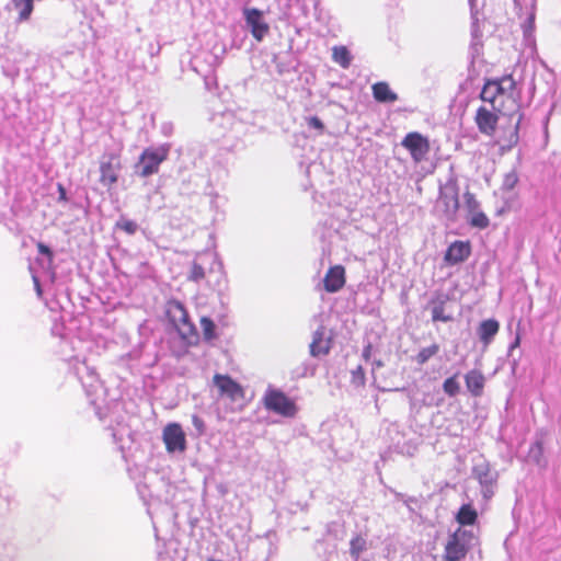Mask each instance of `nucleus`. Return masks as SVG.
Wrapping results in <instances>:
<instances>
[{
	"mask_svg": "<svg viewBox=\"0 0 561 561\" xmlns=\"http://www.w3.org/2000/svg\"><path fill=\"white\" fill-rule=\"evenodd\" d=\"M69 367L81 382L98 417L101 421L105 420L111 407L106 401V389L99 379L95 367L91 365L84 353L72 356L69 359Z\"/></svg>",
	"mask_w": 561,
	"mask_h": 561,
	"instance_id": "1",
	"label": "nucleus"
},
{
	"mask_svg": "<svg viewBox=\"0 0 561 561\" xmlns=\"http://www.w3.org/2000/svg\"><path fill=\"white\" fill-rule=\"evenodd\" d=\"M164 313L185 346H194L199 341V333L191 321L183 302L178 299H169L164 306Z\"/></svg>",
	"mask_w": 561,
	"mask_h": 561,
	"instance_id": "2",
	"label": "nucleus"
},
{
	"mask_svg": "<svg viewBox=\"0 0 561 561\" xmlns=\"http://www.w3.org/2000/svg\"><path fill=\"white\" fill-rule=\"evenodd\" d=\"M437 207L440 209L447 221H457L460 204L458 176L455 172L454 165H450L448 169L446 182L444 184H439Z\"/></svg>",
	"mask_w": 561,
	"mask_h": 561,
	"instance_id": "3",
	"label": "nucleus"
},
{
	"mask_svg": "<svg viewBox=\"0 0 561 561\" xmlns=\"http://www.w3.org/2000/svg\"><path fill=\"white\" fill-rule=\"evenodd\" d=\"M171 148V142L145 148L134 164V174L141 179L157 174L161 163L168 159Z\"/></svg>",
	"mask_w": 561,
	"mask_h": 561,
	"instance_id": "4",
	"label": "nucleus"
},
{
	"mask_svg": "<svg viewBox=\"0 0 561 561\" xmlns=\"http://www.w3.org/2000/svg\"><path fill=\"white\" fill-rule=\"evenodd\" d=\"M263 405L267 411L284 417H294L297 413L296 403L282 390L268 386L263 398Z\"/></svg>",
	"mask_w": 561,
	"mask_h": 561,
	"instance_id": "5",
	"label": "nucleus"
},
{
	"mask_svg": "<svg viewBox=\"0 0 561 561\" xmlns=\"http://www.w3.org/2000/svg\"><path fill=\"white\" fill-rule=\"evenodd\" d=\"M470 7V34L471 42L468 49V58L469 66L473 67L474 61L478 57H480L483 53V42H482V30L480 27V21L484 20L483 13H481L478 9L477 0H468Z\"/></svg>",
	"mask_w": 561,
	"mask_h": 561,
	"instance_id": "6",
	"label": "nucleus"
},
{
	"mask_svg": "<svg viewBox=\"0 0 561 561\" xmlns=\"http://www.w3.org/2000/svg\"><path fill=\"white\" fill-rule=\"evenodd\" d=\"M472 477L479 482L483 499L489 501L495 493L497 472L491 469L489 462L481 460L473 466Z\"/></svg>",
	"mask_w": 561,
	"mask_h": 561,
	"instance_id": "7",
	"label": "nucleus"
},
{
	"mask_svg": "<svg viewBox=\"0 0 561 561\" xmlns=\"http://www.w3.org/2000/svg\"><path fill=\"white\" fill-rule=\"evenodd\" d=\"M401 146L409 151L414 163L425 161L431 151L428 138L419 131L408 133L401 140Z\"/></svg>",
	"mask_w": 561,
	"mask_h": 561,
	"instance_id": "8",
	"label": "nucleus"
},
{
	"mask_svg": "<svg viewBox=\"0 0 561 561\" xmlns=\"http://www.w3.org/2000/svg\"><path fill=\"white\" fill-rule=\"evenodd\" d=\"M523 118L524 112L518 108L510 115V127L507 129L503 125L500 126L496 142L501 145L503 151L512 150L519 142V128Z\"/></svg>",
	"mask_w": 561,
	"mask_h": 561,
	"instance_id": "9",
	"label": "nucleus"
},
{
	"mask_svg": "<svg viewBox=\"0 0 561 561\" xmlns=\"http://www.w3.org/2000/svg\"><path fill=\"white\" fill-rule=\"evenodd\" d=\"M121 169V160L116 153H104L100 161V183L105 187H112L118 181Z\"/></svg>",
	"mask_w": 561,
	"mask_h": 561,
	"instance_id": "10",
	"label": "nucleus"
},
{
	"mask_svg": "<svg viewBox=\"0 0 561 561\" xmlns=\"http://www.w3.org/2000/svg\"><path fill=\"white\" fill-rule=\"evenodd\" d=\"M243 18L251 35L257 42H262L270 32V25L264 19L263 11L256 8H244Z\"/></svg>",
	"mask_w": 561,
	"mask_h": 561,
	"instance_id": "11",
	"label": "nucleus"
},
{
	"mask_svg": "<svg viewBox=\"0 0 561 561\" xmlns=\"http://www.w3.org/2000/svg\"><path fill=\"white\" fill-rule=\"evenodd\" d=\"M215 387L218 388L220 396L227 397L232 402L244 399L243 387L228 375L216 374L213 378Z\"/></svg>",
	"mask_w": 561,
	"mask_h": 561,
	"instance_id": "12",
	"label": "nucleus"
},
{
	"mask_svg": "<svg viewBox=\"0 0 561 561\" xmlns=\"http://www.w3.org/2000/svg\"><path fill=\"white\" fill-rule=\"evenodd\" d=\"M499 122L500 116L495 111L489 110L485 106L478 107L474 115V123L482 135L486 137L495 136Z\"/></svg>",
	"mask_w": 561,
	"mask_h": 561,
	"instance_id": "13",
	"label": "nucleus"
},
{
	"mask_svg": "<svg viewBox=\"0 0 561 561\" xmlns=\"http://www.w3.org/2000/svg\"><path fill=\"white\" fill-rule=\"evenodd\" d=\"M163 443L168 453H183L186 449V438L179 423H170L163 428Z\"/></svg>",
	"mask_w": 561,
	"mask_h": 561,
	"instance_id": "14",
	"label": "nucleus"
},
{
	"mask_svg": "<svg viewBox=\"0 0 561 561\" xmlns=\"http://www.w3.org/2000/svg\"><path fill=\"white\" fill-rule=\"evenodd\" d=\"M505 83H508V89H515L516 87V82L512 76H504L500 80H488L481 90V100L493 104L497 94L505 93Z\"/></svg>",
	"mask_w": 561,
	"mask_h": 561,
	"instance_id": "15",
	"label": "nucleus"
},
{
	"mask_svg": "<svg viewBox=\"0 0 561 561\" xmlns=\"http://www.w3.org/2000/svg\"><path fill=\"white\" fill-rule=\"evenodd\" d=\"M471 254V244L469 241L456 240L449 244L444 261L446 265L454 266L465 262Z\"/></svg>",
	"mask_w": 561,
	"mask_h": 561,
	"instance_id": "16",
	"label": "nucleus"
},
{
	"mask_svg": "<svg viewBox=\"0 0 561 561\" xmlns=\"http://www.w3.org/2000/svg\"><path fill=\"white\" fill-rule=\"evenodd\" d=\"M449 296L443 293H435L430 301L428 308L431 310L432 320L434 322H451L454 317L450 312H446V304Z\"/></svg>",
	"mask_w": 561,
	"mask_h": 561,
	"instance_id": "17",
	"label": "nucleus"
},
{
	"mask_svg": "<svg viewBox=\"0 0 561 561\" xmlns=\"http://www.w3.org/2000/svg\"><path fill=\"white\" fill-rule=\"evenodd\" d=\"M328 293L339 291L345 284V268L342 265L331 266L323 279Z\"/></svg>",
	"mask_w": 561,
	"mask_h": 561,
	"instance_id": "18",
	"label": "nucleus"
},
{
	"mask_svg": "<svg viewBox=\"0 0 561 561\" xmlns=\"http://www.w3.org/2000/svg\"><path fill=\"white\" fill-rule=\"evenodd\" d=\"M334 347L333 333L325 327H319L314 333L311 343L309 344V351H331Z\"/></svg>",
	"mask_w": 561,
	"mask_h": 561,
	"instance_id": "19",
	"label": "nucleus"
},
{
	"mask_svg": "<svg viewBox=\"0 0 561 561\" xmlns=\"http://www.w3.org/2000/svg\"><path fill=\"white\" fill-rule=\"evenodd\" d=\"M500 331V322L494 319L482 320L477 328V335L484 347H488Z\"/></svg>",
	"mask_w": 561,
	"mask_h": 561,
	"instance_id": "20",
	"label": "nucleus"
},
{
	"mask_svg": "<svg viewBox=\"0 0 561 561\" xmlns=\"http://www.w3.org/2000/svg\"><path fill=\"white\" fill-rule=\"evenodd\" d=\"M373 98L381 104H390L398 101V94L391 90L386 81H378L371 85Z\"/></svg>",
	"mask_w": 561,
	"mask_h": 561,
	"instance_id": "21",
	"label": "nucleus"
},
{
	"mask_svg": "<svg viewBox=\"0 0 561 561\" xmlns=\"http://www.w3.org/2000/svg\"><path fill=\"white\" fill-rule=\"evenodd\" d=\"M466 387L472 397H480L483 393L485 378L484 376L472 369L465 375Z\"/></svg>",
	"mask_w": 561,
	"mask_h": 561,
	"instance_id": "22",
	"label": "nucleus"
},
{
	"mask_svg": "<svg viewBox=\"0 0 561 561\" xmlns=\"http://www.w3.org/2000/svg\"><path fill=\"white\" fill-rule=\"evenodd\" d=\"M466 548L460 543L456 536L448 541L445 548V559L447 561H459L466 556Z\"/></svg>",
	"mask_w": 561,
	"mask_h": 561,
	"instance_id": "23",
	"label": "nucleus"
},
{
	"mask_svg": "<svg viewBox=\"0 0 561 561\" xmlns=\"http://www.w3.org/2000/svg\"><path fill=\"white\" fill-rule=\"evenodd\" d=\"M11 4L19 12L16 23H23L30 20L34 10L32 0H11Z\"/></svg>",
	"mask_w": 561,
	"mask_h": 561,
	"instance_id": "24",
	"label": "nucleus"
},
{
	"mask_svg": "<svg viewBox=\"0 0 561 561\" xmlns=\"http://www.w3.org/2000/svg\"><path fill=\"white\" fill-rule=\"evenodd\" d=\"M478 514L473 506L468 503L460 506L456 519L460 525H473L477 520Z\"/></svg>",
	"mask_w": 561,
	"mask_h": 561,
	"instance_id": "25",
	"label": "nucleus"
},
{
	"mask_svg": "<svg viewBox=\"0 0 561 561\" xmlns=\"http://www.w3.org/2000/svg\"><path fill=\"white\" fill-rule=\"evenodd\" d=\"M367 550V541L360 536L356 535L350 542V554L354 561H357L360 554Z\"/></svg>",
	"mask_w": 561,
	"mask_h": 561,
	"instance_id": "26",
	"label": "nucleus"
},
{
	"mask_svg": "<svg viewBox=\"0 0 561 561\" xmlns=\"http://www.w3.org/2000/svg\"><path fill=\"white\" fill-rule=\"evenodd\" d=\"M114 229L124 231L128 236H134L139 229V226L135 220L127 218L125 215H122L115 222Z\"/></svg>",
	"mask_w": 561,
	"mask_h": 561,
	"instance_id": "27",
	"label": "nucleus"
},
{
	"mask_svg": "<svg viewBox=\"0 0 561 561\" xmlns=\"http://www.w3.org/2000/svg\"><path fill=\"white\" fill-rule=\"evenodd\" d=\"M332 57L342 68H348L352 61V55L345 46H335Z\"/></svg>",
	"mask_w": 561,
	"mask_h": 561,
	"instance_id": "28",
	"label": "nucleus"
},
{
	"mask_svg": "<svg viewBox=\"0 0 561 561\" xmlns=\"http://www.w3.org/2000/svg\"><path fill=\"white\" fill-rule=\"evenodd\" d=\"M37 251L41 255L44 256L43 260H37L38 263L45 267V268H48L50 270L51 266H53V262H54V251L51 250V248L47 244H45L44 242H38L37 243Z\"/></svg>",
	"mask_w": 561,
	"mask_h": 561,
	"instance_id": "29",
	"label": "nucleus"
},
{
	"mask_svg": "<svg viewBox=\"0 0 561 561\" xmlns=\"http://www.w3.org/2000/svg\"><path fill=\"white\" fill-rule=\"evenodd\" d=\"M528 459L540 465L543 460V444L541 439H536L529 447Z\"/></svg>",
	"mask_w": 561,
	"mask_h": 561,
	"instance_id": "30",
	"label": "nucleus"
},
{
	"mask_svg": "<svg viewBox=\"0 0 561 561\" xmlns=\"http://www.w3.org/2000/svg\"><path fill=\"white\" fill-rule=\"evenodd\" d=\"M201 327L203 330L204 340L211 341L217 337L216 324L211 318L202 317L201 318Z\"/></svg>",
	"mask_w": 561,
	"mask_h": 561,
	"instance_id": "31",
	"label": "nucleus"
},
{
	"mask_svg": "<svg viewBox=\"0 0 561 561\" xmlns=\"http://www.w3.org/2000/svg\"><path fill=\"white\" fill-rule=\"evenodd\" d=\"M519 181L516 170H512L504 175L501 190L503 192L513 191Z\"/></svg>",
	"mask_w": 561,
	"mask_h": 561,
	"instance_id": "32",
	"label": "nucleus"
},
{
	"mask_svg": "<svg viewBox=\"0 0 561 561\" xmlns=\"http://www.w3.org/2000/svg\"><path fill=\"white\" fill-rule=\"evenodd\" d=\"M470 226L479 229H485L490 225V220L488 216L483 211H476L471 214V217L469 219Z\"/></svg>",
	"mask_w": 561,
	"mask_h": 561,
	"instance_id": "33",
	"label": "nucleus"
},
{
	"mask_svg": "<svg viewBox=\"0 0 561 561\" xmlns=\"http://www.w3.org/2000/svg\"><path fill=\"white\" fill-rule=\"evenodd\" d=\"M443 390L449 397H456L459 393L460 385L457 380V375H454L444 381Z\"/></svg>",
	"mask_w": 561,
	"mask_h": 561,
	"instance_id": "34",
	"label": "nucleus"
},
{
	"mask_svg": "<svg viewBox=\"0 0 561 561\" xmlns=\"http://www.w3.org/2000/svg\"><path fill=\"white\" fill-rule=\"evenodd\" d=\"M463 199H465V207L470 215L479 210L480 204L477 201L474 194L467 191L463 194Z\"/></svg>",
	"mask_w": 561,
	"mask_h": 561,
	"instance_id": "35",
	"label": "nucleus"
},
{
	"mask_svg": "<svg viewBox=\"0 0 561 561\" xmlns=\"http://www.w3.org/2000/svg\"><path fill=\"white\" fill-rule=\"evenodd\" d=\"M351 382L355 387L365 385V374L362 365H357L354 369L351 370Z\"/></svg>",
	"mask_w": 561,
	"mask_h": 561,
	"instance_id": "36",
	"label": "nucleus"
},
{
	"mask_svg": "<svg viewBox=\"0 0 561 561\" xmlns=\"http://www.w3.org/2000/svg\"><path fill=\"white\" fill-rule=\"evenodd\" d=\"M274 61L276 62L279 73L289 72L296 69V65L293 60H285L282 56H275Z\"/></svg>",
	"mask_w": 561,
	"mask_h": 561,
	"instance_id": "37",
	"label": "nucleus"
},
{
	"mask_svg": "<svg viewBox=\"0 0 561 561\" xmlns=\"http://www.w3.org/2000/svg\"><path fill=\"white\" fill-rule=\"evenodd\" d=\"M205 277V270L204 267L194 262L191 266L188 279L195 283H199Z\"/></svg>",
	"mask_w": 561,
	"mask_h": 561,
	"instance_id": "38",
	"label": "nucleus"
},
{
	"mask_svg": "<svg viewBox=\"0 0 561 561\" xmlns=\"http://www.w3.org/2000/svg\"><path fill=\"white\" fill-rule=\"evenodd\" d=\"M523 32L525 37H528L535 30V14L530 13L528 18L524 21L523 25Z\"/></svg>",
	"mask_w": 561,
	"mask_h": 561,
	"instance_id": "39",
	"label": "nucleus"
},
{
	"mask_svg": "<svg viewBox=\"0 0 561 561\" xmlns=\"http://www.w3.org/2000/svg\"><path fill=\"white\" fill-rule=\"evenodd\" d=\"M192 424L196 431L197 436H201L205 433V430H206L205 422L197 414L192 415Z\"/></svg>",
	"mask_w": 561,
	"mask_h": 561,
	"instance_id": "40",
	"label": "nucleus"
},
{
	"mask_svg": "<svg viewBox=\"0 0 561 561\" xmlns=\"http://www.w3.org/2000/svg\"><path fill=\"white\" fill-rule=\"evenodd\" d=\"M307 124L310 128L317 129L319 134H323L324 124L318 116H310L307 118Z\"/></svg>",
	"mask_w": 561,
	"mask_h": 561,
	"instance_id": "41",
	"label": "nucleus"
},
{
	"mask_svg": "<svg viewBox=\"0 0 561 561\" xmlns=\"http://www.w3.org/2000/svg\"><path fill=\"white\" fill-rule=\"evenodd\" d=\"M160 133L164 136V137H170L173 135L174 133V125L172 122H164L161 124L160 126Z\"/></svg>",
	"mask_w": 561,
	"mask_h": 561,
	"instance_id": "42",
	"label": "nucleus"
},
{
	"mask_svg": "<svg viewBox=\"0 0 561 561\" xmlns=\"http://www.w3.org/2000/svg\"><path fill=\"white\" fill-rule=\"evenodd\" d=\"M58 202L68 203V194L66 187L61 183H57Z\"/></svg>",
	"mask_w": 561,
	"mask_h": 561,
	"instance_id": "43",
	"label": "nucleus"
},
{
	"mask_svg": "<svg viewBox=\"0 0 561 561\" xmlns=\"http://www.w3.org/2000/svg\"><path fill=\"white\" fill-rule=\"evenodd\" d=\"M378 306L375 302L368 304L363 307V311L367 314H376L378 312Z\"/></svg>",
	"mask_w": 561,
	"mask_h": 561,
	"instance_id": "44",
	"label": "nucleus"
},
{
	"mask_svg": "<svg viewBox=\"0 0 561 561\" xmlns=\"http://www.w3.org/2000/svg\"><path fill=\"white\" fill-rule=\"evenodd\" d=\"M32 278H33V282H34V287H35V290L37 293V295L41 297L42 296V286H41V283H39V279L36 275H32Z\"/></svg>",
	"mask_w": 561,
	"mask_h": 561,
	"instance_id": "45",
	"label": "nucleus"
},
{
	"mask_svg": "<svg viewBox=\"0 0 561 561\" xmlns=\"http://www.w3.org/2000/svg\"><path fill=\"white\" fill-rule=\"evenodd\" d=\"M218 298H219L220 305L226 309V306L228 305V301H229L228 296L225 295L222 291H219Z\"/></svg>",
	"mask_w": 561,
	"mask_h": 561,
	"instance_id": "46",
	"label": "nucleus"
},
{
	"mask_svg": "<svg viewBox=\"0 0 561 561\" xmlns=\"http://www.w3.org/2000/svg\"><path fill=\"white\" fill-rule=\"evenodd\" d=\"M433 353H423V352H420L419 355H417V360L419 363L423 364L425 363L430 356L432 355Z\"/></svg>",
	"mask_w": 561,
	"mask_h": 561,
	"instance_id": "47",
	"label": "nucleus"
},
{
	"mask_svg": "<svg viewBox=\"0 0 561 561\" xmlns=\"http://www.w3.org/2000/svg\"><path fill=\"white\" fill-rule=\"evenodd\" d=\"M518 346H519V336H516V339L510 344L507 351H514Z\"/></svg>",
	"mask_w": 561,
	"mask_h": 561,
	"instance_id": "48",
	"label": "nucleus"
},
{
	"mask_svg": "<svg viewBox=\"0 0 561 561\" xmlns=\"http://www.w3.org/2000/svg\"><path fill=\"white\" fill-rule=\"evenodd\" d=\"M111 435H112L113 439H114L115 442H117V440H119V439H121V435H122V433H118L117 431H115V430H113V428H112V434H111Z\"/></svg>",
	"mask_w": 561,
	"mask_h": 561,
	"instance_id": "49",
	"label": "nucleus"
},
{
	"mask_svg": "<svg viewBox=\"0 0 561 561\" xmlns=\"http://www.w3.org/2000/svg\"><path fill=\"white\" fill-rule=\"evenodd\" d=\"M422 351H428V352L438 351V347H437V345H431L428 347L423 348Z\"/></svg>",
	"mask_w": 561,
	"mask_h": 561,
	"instance_id": "50",
	"label": "nucleus"
},
{
	"mask_svg": "<svg viewBox=\"0 0 561 561\" xmlns=\"http://www.w3.org/2000/svg\"><path fill=\"white\" fill-rule=\"evenodd\" d=\"M363 351H365V352L373 351L371 345L368 344L367 346L364 347Z\"/></svg>",
	"mask_w": 561,
	"mask_h": 561,
	"instance_id": "51",
	"label": "nucleus"
},
{
	"mask_svg": "<svg viewBox=\"0 0 561 561\" xmlns=\"http://www.w3.org/2000/svg\"><path fill=\"white\" fill-rule=\"evenodd\" d=\"M504 85H505V88H506V89H505V93H506V92H512V91L514 90V89H508V83H505Z\"/></svg>",
	"mask_w": 561,
	"mask_h": 561,
	"instance_id": "52",
	"label": "nucleus"
},
{
	"mask_svg": "<svg viewBox=\"0 0 561 561\" xmlns=\"http://www.w3.org/2000/svg\"><path fill=\"white\" fill-rule=\"evenodd\" d=\"M363 355L365 356L366 360H368L370 353L364 352Z\"/></svg>",
	"mask_w": 561,
	"mask_h": 561,
	"instance_id": "53",
	"label": "nucleus"
},
{
	"mask_svg": "<svg viewBox=\"0 0 561 561\" xmlns=\"http://www.w3.org/2000/svg\"><path fill=\"white\" fill-rule=\"evenodd\" d=\"M35 0H32V2L34 3Z\"/></svg>",
	"mask_w": 561,
	"mask_h": 561,
	"instance_id": "54",
	"label": "nucleus"
}]
</instances>
